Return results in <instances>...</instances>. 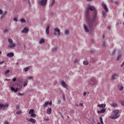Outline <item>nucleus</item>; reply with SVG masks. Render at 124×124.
Returning a JSON list of instances; mask_svg holds the SVG:
<instances>
[{
    "label": "nucleus",
    "instance_id": "8fccbe9b",
    "mask_svg": "<svg viewBox=\"0 0 124 124\" xmlns=\"http://www.w3.org/2000/svg\"><path fill=\"white\" fill-rule=\"evenodd\" d=\"M28 3L30 6H31V1L30 0H28Z\"/></svg>",
    "mask_w": 124,
    "mask_h": 124
},
{
    "label": "nucleus",
    "instance_id": "37998d69",
    "mask_svg": "<svg viewBox=\"0 0 124 124\" xmlns=\"http://www.w3.org/2000/svg\"><path fill=\"white\" fill-rule=\"evenodd\" d=\"M121 104L122 105V106H124V101H123L121 102Z\"/></svg>",
    "mask_w": 124,
    "mask_h": 124
},
{
    "label": "nucleus",
    "instance_id": "6ab92c4d",
    "mask_svg": "<svg viewBox=\"0 0 124 124\" xmlns=\"http://www.w3.org/2000/svg\"><path fill=\"white\" fill-rule=\"evenodd\" d=\"M31 66H29L26 68H24L25 72H27V71H29V70H30V69H31Z\"/></svg>",
    "mask_w": 124,
    "mask_h": 124
},
{
    "label": "nucleus",
    "instance_id": "e433bc0d",
    "mask_svg": "<svg viewBox=\"0 0 124 124\" xmlns=\"http://www.w3.org/2000/svg\"><path fill=\"white\" fill-rule=\"evenodd\" d=\"M62 97H63V101H65V95H64V94H62Z\"/></svg>",
    "mask_w": 124,
    "mask_h": 124
},
{
    "label": "nucleus",
    "instance_id": "0eeeda50",
    "mask_svg": "<svg viewBox=\"0 0 124 124\" xmlns=\"http://www.w3.org/2000/svg\"><path fill=\"white\" fill-rule=\"evenodd\" d=\"M54 35H58V36H61V30L58 28H56L54 29Z\"/></svg>",
    "mask_w": 124,
    "mask_h": 124
},
{
    "label": "nucleus",
    "instance_id": "2f4dec72",
    "mask_svg": "<svg viewBox=\"0 0 124 124\" xmlns=\"http://www.w3.org/2000/svg\"><path fill=\"white\" fill-rule=\"evenodd\" d=\"M55 3H56V0H52L51 4L50 5L51 6H53V5H54V4H55Z\"/></svg>",
    "mask_w": 124,
    "mask_h": 124
},
{
    "label": "nucleus",
    "instance_id": "b1692460",
    "mask_svg": "<svg viewBox=\"0 0 124 124\" xmlns=\"http://www.w3.org/2000/svg\"><path fill=\"white\" fill-rule=\"evenodd\" d=\"M48 104H49V102H46L43 106L44 108H46L48 106Z\"/></svg>",
    "mask_w": 124,
    "mask_h": 124
},
{
    "label": "nucleus",
    "instance_id": "c03bdc74",
    "mask_svg": "<svg viewBox=\"0 0 124 124\" xmlns=\"http://www.w3.org/2000/svg\"><path fill=\"white\" fill-rule=\"evenodd\" d=\"M14 21H15L16 22H18V19L17 18H14Z\"/></svg>",
    "mask_w": 124,
    "mask_h": 124
},
{
    "label": "nucleus",
    "instance_id": "c85d7f7f",
    "mask_svg": "<svg viewBox=\"0 0 124 124\" xmlns=\"http://www.w3.org/2000/svg\"><path fill=\"white\" fill-rule=\"evenodd\" d=\"M20 22L23 24H25V23H26V19H25V18H22L20 20Z\"/></svg>",
    "mask_w": 124,
    "mask_h": 124
},
{
    "label": "nucleus",
    "instance_id": "ea45409f",
    "mask_svg": "<svg viewBox=\"0 0 124 124\" xmlns=\"http://www.w3.org/2000/svg\"><path fill=\"white\" fill-rule=\"evenodd\" d=\"M56 51H57V48L55 47L54 48H53L52 49V52H56Z\"/></svg>",
    "mask_w": 124,
    "mask_h": 124
},
{
    "label": "nucleus",
    "instance_id": "774afa93",
    "mask_svg": "<svg viewBox=\"0 0 124 124\" xmlns=\"http://www.w3.org/2000/svg\"><path fill=\"white\" fill-rule=\"evenodd\" d=\"M93 0H87V1H92Z\"/></svg>",
    "mask_w": 124,
    "mask_h": 124
},
{
    "label": "nucleus",
    "instance_id": "dca6fc26",
    "mask_svg": "<svg viewBox=\"0 0 124 124\" xmlns=\"http://www.w3.org/2000/svg\"><path fill=\"white\" fill-rule=\"evenodd\" d=\"M29 31V28H25L23 30L21 31L22 33H27Z\"/></svg>",
    "mask_w": 124,
    "mask_h": 124
},
{
    "label": "nucleus",
    "instance_id": "c756f323",
    "mask_svg": "<svg viewBox=\"0 0 124 124\" xmlns=\"http://www.w3.org/2000/svg\"><path fill=\"white\" fill-rule=\"evenodd\" d=\"M45 42V40L44 39H42L40 41L39 43L40 44H42V43H44Z\"/></svg>",
    "mask_w": 124,
    "mask_h": 124
},
{
    "label": "nucleus",
    "instance_id": "423d86ee",
    "mask_svg": "<svg viewBox=\"0 0 124 124\" xmlns=\"http://www.w3.org/2000/svg\"><path fill=\"white\" fill-rule=\"evenodd\" d=\"M47 1V0H39L38 1V3L41 6H46Z\"/></svg>",
    "mask_w": 124,
    "mask_h": 124
},
{
    "label": "nucleus",
    "instance_id": "a19ab883",
    "mask_svg": "<svg viewBox=\"0 0 124 124\" xmlns=\"http://www.w3.org/2000/svg\"><path fill=\"white\" fill-rule=\"evenodd\" d=\"M120 91H123V90H124V86H121L120 89H119Z\"/></svg>",
    "mask_w": 124,
    "mask_h": 124
},
{
    "label": "nucleus",
    "instance_id": "72a5a7b5",
    "mask_svg": "<svg viewBox=\"0 0 124 124\" xmlns=\"http://www.w3.org/2000/svg\"><path fill=\"white\" fill-rule=\"evenodd\" d=\"M28 85V82L27 81H24L23 83V87H26V86Z\"/></svg>",
    "mask_w": 124,
    "mask_h": 124
},
{
    "label": "nucleus",
    "instance_id": "a878e982",
    "mask_svg": "<svg viewBox=\"0 0 124 124\" xmlns=\"http://www.w3.org/2000/svg\"><path fill=\"white\" fill-rule=\"evenodd\" d=\"M102 14L104 18H106V17H107V14H106V13H105V12L103 11L102 12Z\"/></svg>",
    "mask_w": 124,
    "mask_h": 124
},
{
    "label": "nucleus",
    "instance_id": "864d4df0",
    "mask_svg": "<svg viewBox=\"0 0 124 124\" xmlns=\"http://www.w3.org/2000/svg\"><path fill=\"white\" fill-rule=\"evenodd\" d=\"M19 108H20V106H19L18 105H17L16 106V109H19Z\"/></svg>",
    "mask_w": 124,
    "mask_h": 124
},
{
    "label": "nucleus",
    "instance_id": "49530a36",
    "mask_svg": "<svg viewBox=\"0 0 124 124\" xmlns=\"http://www.w3.org/2000/svg\"><path fill=\"white\" fill-rule=\"evenodd\" d=\"M78 62V60L76 59L74 61V63H77Z\"/></svg>",
    "mask_w": 124,
    "mask_h": 124
},
{
    "label": "nucleus",
    "instance_id": "f3484780",
    "mask_svg": "<svg viewBox=\"0 0 124 124\" xmlns=\"http://www.w3.org/2000/svg\"><path fill=\"white\" fill-rule=\"evenodd\" d=\"M51 113H52V108H49L46 110V114L50 115Z\"/></svg>",
    "mask_w": 124,
    "mask_h": 124
},
{
    "label": "nucleus",
    "instance_id": "4be33fe9",
    "mask_svg": "<svg viewBox=\"0 0 124 124\" xmlns=\"http://www.w3.org/2000/svg\"><path fill=\"white\" fill-rule=\"evenodd\" d=\"M33 113H34V109L32 108L29 110V114H30V115Z\"/></svg>",
    "mask_w": 124,
    "mask_h": 124
},
{
    "label": "nucleus",
    "instance_id": "a18cd8bd",
    "mask_svg": "<svg viewBox=\"0 0 124 124\" xmlns=\"http://www.w3.org/2000/svg\"><path fill=\"white\" fill-rule=\"evenodd\" d=\"M3 14V11L0 9V15H1V14Z\"/></svg>",
    "mask_w": 124,
    "mask_h": 124
},
{
    "label": "nucleus",
    "instance_id": "4c0bfd02",
    "mask_svg": "<svg viewBox=\"0 0 124 124\" xmlns=\"http://www.w3.org/2000/svg\"><path fill=\"white\" fill-rule=\"evenodd\" d=\"M115 53H116V49H114L113 52L112 53V56H114L115 55Z\"/></svg>",
    "mask_w": 124,
    "mask_h": 124
},
{
    "label": "nucleus",
    "instance_id": "69168bd1",
    "mask_svg": "<svg viewBox=\"0 0 124 124\" xmlns=\"http://www.w3.org/2000/svg\"><path fill=\"white\" fill-rule=\"evenodd\" d=\"M59 114H60V115L61 116H61H62V113L60 112Z\"/></svg>",
    "mask_w": 124,
    "mask_h": 124
},
{
    "label": "nucleus",
    "instance_id": "f8f14e48",
    "mask_svg": "<svg viewBox=\"0 0 124 124\" xmlns=\"http://www.w3.org/2000/svg\"><path fill=\"white\" fill-rule=\"evenodd\" d=\"M102 6L103 9H104V10H105L106 12H108V8H107V6H106V5L105 3L102 4Z\"/></svg>",
    "mask_w": 124,
    "mask_h": 124
},
{
    "label": "nucleus",
    "instance_id": "58836bf2",
    "mask_svg": "<svg viewBox=\"0 0 124 124\" xmlns=\"http://www.w3.org/2000/svg\"><path fill=\"white\" fill-rule=\"evenodd\" d=\"M28 79L31 80V79H33V77H28Z\"/></svg>",
    "mask_w": 124,
    "mask_h": 124
},
{
    "label": "nucleus",
    "instance_id": "6e6d98bb",
    "mask_svg": "<svg viewBox=\"0 0 124 124\" xmlns=\"http://www.w3.org/2000/svg\"><path fill=\"white\" fill-rule=\"evenodd\" d=\"M124 62L122 63V64L121 65V67H123V66H124Z\"/></svg>",
    "mask_w": 124,
    "mask_h": 124
},
{
    "label": "nucleus",
    "instance_id": "412c9836",
    "mask_svg": "<svg viewBox=\"0 0 124 124\" xmlns=\"http://www.w3.org/2000/svg\"><path fill=\"white\" fill-rule=\"evenodd\" d=\"M102 47H103L104 48H106V47H107V45L106 44V42H103V44L102 45Z\"/></svg>",
    "mask_w": 124,
    "mask_h": 124
},
{
    "label": "nucleus",
    "instance_id": "ddd939ff",
    "mask_svg": "<svg viewBox=\"0 0 124 124\" xmlns=\"http://www.w3.org/2000/svg\"><path fill=\"white\" fill-rule=\"evenodd\" d=\"M29 122L31 123V124H35L36 123V120L33 118H30L28 120Z\"/></svg>",
    "mask_w": 124,
    "mask_h": 124
},
{
    "label": "nucleus",
    "instance_id": "9b49d317",
    "mask_svg": "<svg viewBox=\"0 0 124 124\" xmlns=\"http://www.w3.org/2000/svg\"><path fill=\"white\" fill-rule=\"evenodd\" d=\"M106 112V108H103L101 110H97V112L98 114H102V113H105Z\"/></svg>",
    "mask_w": 124,
    "mask_h": 124
},
{
    "label": "nucleus",
    "instance_id": "393cba45",
    "mask_svg": "<svg viewBox=\"0 0 124 124\" xmlns=\"http://www.w3.org/2000/svg\"><path fill=\"white\" fill-rule=\"evenodd\" d=\"M31 118H35V117H36V114H34V112H33L31 114Z\"/></svg>",
    "mask_w": 124,
    "mask_h": 124
},
{
    "label": "nucleus",
    "instance_id": "338daca9",
    "mask_svg": "<svg viewBox=\"0 0 124 124\" xmlns=\"http://www.w3.org/2000/svg\"><path fill=\"white\" fill-rule=\"evenodd\" d=\"M16 64L17 65H18V64H19V62H17Z\"/></svg>",
    "mask_w": 124,
    "mask_h": 124
},
{
    "label": "nucleus",
    "instance_id": "4468645a",
    "mask_svg": "<svg viewBox=\"0 0 124 124\" xmlns=\"http://www.w3.org/2000/svg\"><path fill=\"white\" fill-rule=\"evenodd\" d=\"M97 107H99V108H105L106 107V104H102L101 105L99 104L97 105Z\"/></svg>",
    "mask_w": 124,
    "mask_h": 124
},
{
    "label": "nucleus",
    "instance_id": "aec40b11",
    "mask_svg": "<svg viewBox=\"0 0 124 124\" xmlns=\"http://www.w3.org/2000/svg\"><path fill=\"white\" fill-rule=\"evenodd\" d=\"M110 106H111V107H114V108L118 107V104L115 103H112L111 104H110Z\"/></svg>",
    "mask_w": 124,
    "mask_h": 124
},
{
    "label": "nucleus",
    "instance_id": "f257e3e1",
    "mask_svg": "<svg viewBox=\"0 0 124 124\" xmlns=\"http://www.w3.org/2000/svg\"><path fill=\"white\" fill-rule=\"evenodd\" d=\"M97 17V11L95 8L93 6L89 5L87 8L85 14L86 23L87 25H83L84 29L86 32H89V31H93L96 24L95 22V19Z\"/></svg>",
    "mask_w": 124,
    "mask_h": 124
},
{
    "label": "nucleus",
    "instance_id": "473e14b6",
    "mask_svg": "<svg viewBox=\"0 0 124 124\" xmlns=\"http://www.w3.org/2000/svg\"><path fill=\"white\" fill-rule=\"evenodd\" d=\"M9 72H10V70H7V71L4 73V75H7L8 74V73H9Z\"/></svg>",
    "mask_w": 124,
    "mask_h": 124
},
{
    "label": "nucleus",
    "instance_id": "0e129e2a",
    "mask_svg": "<svg viewBox=\"0 0 124 124\" xmlns=\"http://www.w3.org/2000/svg\"><path fill=\"white\" fill-rule=\"evenodd\" d=\"M61 117L62 118V119H64V117H63L62 115H61Z\"/></svg>",
    "mask_w": 124,
    "mask_h": 124
},
{
    "label": "nucleus",
    "instance_id": "5fc2aeb1",
    "mask_svg": "<svg viewBox=\"0 0 124 124\" xmlns=\"http://www.w3.org/2000/svg\"><path fill=\"white\" fill-rule=\"evenodd\" d=\"M90 53H94V50H90Z\"/></svg>",
    "mask_w": 124,
    "mask_h": 124
},
{
    "label": "nucleus",
    "instance_id": "20e7f679",
    "mask_svg": "<svg viewBox=\"0 0 124 124\" xmlns=\"http://www.w3.org/2000/svg\"><path fill=\"white\" fill-rule=\"evenodd\" d=\"M8 41L9 43V48H14V47L16 46V44L15 43H13V40L12 39H8Z\"/></svg>",
    "mask_w": 124,
    "mask_h": 124
},
{
    "label": "nucleus",
    "instance_id": "f704fd0d",
    "mask_svg": "<svg viewBox=\"0 0 124 124\" xmlns=\"http://www.w3.org/2000/svg\"><path fill=\"white\" fill-rule=\"evenodd\" d=\"M16 115H20V114H22V111H17L16 112Z\"/></svg>",
    "mask_w": 124,
    "mask_h": 124
},
{
    "label": "nucleus",
    "instance_id": "1a4fd4ad",
    "mask_svg": "<svg viewBox=\"0 0 124 124\" xmlns=\"http://www.w3.org/2000/svg\"><path fill=\"white\" fill-rule=\"evenodd\" d=\"M61 84L62 86V87H63V88H65V89H66V88H67V85L66 84V83H65L64 81L61 80Z\"/></svg>",
    "mask_w": 124,
    "mask_h": 124
},
{
    "label": "nucleus",
    "instance_id": "6e6552de",
    "mask_svg": "<svg viewBox=\"0 0 124 124\" xmlns=\"http://www.w3.org/2000/svg\"><path fill=\"white\" fill-rule=\"evenodd\" d=\"M119 77V74H113L112 75V80H116V79H117V78H118Z\"/></svg>",
    "mask_w": 124,
    "mask_h": 124
},
{
    "label": "nucleus",
    "instance_id": "09e8293b",
    "mask_svg": "<svg viewBox=\"0 0 124 124\" xmlns=\"http://www.w3.org/2000/svg\"><path fill=\"white\" fill-rule=\"evenodd\" d=\"M18 95L23 96V95H24V94L23 93H18Z\"/></svg>",
    "mask_w": 124,
    "mask_h": 124
},
{
    "label": "nucleus",
    "instance_id": "5701e85b",
    "mask_svg": "<svg viewBox=\"0 0 124 124\" xmlns=\"http://www.w3.org/2000/svg\"><path fill=\"white\" fill-rule=\"evenodd\" d=\"M64 34L65 35H69V31L67 30H65V32H64Z\"/></svg>",
    "mask_w": 124,
    "mask_h": 124
},
{
    "label": "nucleus",
    "instance_id": "bb28decb",
    "mask_svg": "<svg viewBox=\"0 0 124 124\" xmlns=\"http://www.w3.org/2000/svg\"><path fill=\"white\" fill-rule=\"evenodd\" d=\"M121 58H122V55L119 54L117 56L116 61H119V60H121Z\"/></svg>",
    "mask_w": 124,
    "mask_h": 124
},
{
    "label": "nucleus",
    "instance_id": "680f3d73",
    "mask_svg": "<svg viewBox=\"0 0 124 124\" xmlns=\"http://www.w3.org/2000/svg\"><path fill=\"white\" fill-rule=\"evenodd\" d=\"M108 30H111V26H109V27H108Z\"/></svg>",
    "mask_w": 124,
    "mask_h": 124
},
{
    "label": "nucleus",
    "instance_id": "bf43d9fd",
    "mask_svg": "<svg viewBox=\"0 0 124 124\" xmlns=\"http://www.w3.org/2000/svg\"><path fill=\"white\" fill-rule=\"evenodd\" d=\"M60 103H61V100H58V104H60Z\"/></svg>",
    "mask_w": 124,
    "mask_h": 124
},
{
    "label": "nucleus",
    "instance_id": "603ef678",
    "mask_svg": "<svg viewBox=\"0 0 124 124\" xmlns=\"http://www.w3.org/2000/svg\"><path fill=\"white\" fill-rule=\"evenodd\" d=\"M83 95H84V96H85V95H87V92H84Z\"/></svg>",
    "mask_w": 124,
    "mask_h": 124
},
{
    "label": "nucleus",
    "instance_id": "e2e57ef3",
    "mask_svg": "<svg viewBox=\"0 0 124 124\" xmlns=\"http://www.w3.org/2000/svg\"><path fill=\"white\" fill-rule=\"evenodd\" d=\"M76 106H77V107H78L79 106V105L76 104Z\"/></svg>",
    "mask_w": 124,
    "mask_h": 124
},
{
    "label": "nucleus",
    "instance_id": "a211bd4d",
    "mask_svg": "<svg viewBox=\"0 0 124 124\" xmlns=\"http://www.w3.org/2000/svg\"><path fill=\"white\" fill-rule=\"evenodd\" d=\"M14 56V53L13 52H10L7 54V57L9 58H11Z\"/></svg>",
    "mask_w": 124,
    "mask_h": 124
},
{
    "label": "nucleus",
    "instance_id": "3c124183",
    "mask_svg": "<svg viewBox=\"0 0 124 124\" xmlns=\"http://www.w3.org/2000/svg\"><path fill=\"white\" fill-rule=\"evenodd\" d=\"M16 78H14L13 79V82H15V81H16Z\"/></svg>",
    "mask_w": 124,
    "mask_h": 124
},
{
    "label": "nucleus",
    "instance_id": "cd10ccee",
    "mask_svg": "<svg viewBox=\"0 0 124 124\" xmlns=\"http://www.w3.org/2000/svg\"><path fill=\"white\" fill-rule=\"evenodd\" d=\"M99 120L101 124H104V123H103V119L102 117H99Z\"/></svg>",
    "mask_w": 124,
    "mask_h": 124
},
{
    "label": "nucleus",
    "instance_id": "de8ad7c7",
    "mask_svg": "<svg viewBox=\"0 0 124 124\" xmlns=\"http://www.w3.org/2000/svg\"><path fill=\"white\" fill-rule=\"evenodd\" d=\"M8 31V29H5L4 31L3 32H7Z\"/></svg>",
    "mask_w": 124,
    "mask_h": 124
},
{
    "label": "nucleus",
    "instance_id": "79ce46f5",
    "mask_svg": "<svg viewBox=\"0 0 124 124\" xmlns=\"http://www.w3.org/2000/svg\"><path fill=\"white\" fill-rule=\"evenodd\" d=\"M4 62H5V61L0 62V65L2 64L3 63H4Z\"/></svg>",
    "mask_w": 124,
    "mask_h": 124
},
{
    "label": "nucleus",
    "instance_id": "052dcab7",
    "mask_svg": "<svg viewBox=\"0 0 124 124\" xmlns=\"http://www.w3.org/2000/svg\"><path fill=\"white\" fill-rule=\"evenodd\" d=\"M80 106H83V103H79Z\"/></svg>",
    "mask_w": 124,
    "mask_h": 124
},
{
    "label": "nucleus",
    "instance_id": "2eb2a0df",
    "mask_svg": "<svg viewBox=\"0 0 124 124\" xmlns=\"http://www.w3.org/2000/svg\"><path fill=\"white\" fill-rule=\"evenodd\" d=\"M11 90L13 92H14L15 93H17V92L18 91V90H19V88H16V89H15L14 87H11Z\"/></svg>",
    "mask_w": 124,
    "mask_h": 124
},
{
    "label": "nucleus",
    "instance_id": "7ed1b4c3",
    "mask_svg": "<svg viewBox=\"0 0 124 124\" xmlns=\"http://www.w3.org/2000/svg\"><path fill=\"white\" fill-rule=\"evenodd\" d=\"M89 85L91 87H93V86H95L96 85V83H97V80L95 78H91L89 81Z\"/></svg>",
    "mask_w": 124,
    "mask_h": 124
},
{
    "label": "nucleus",
    "instance_id": "13d9d810",
    "mask_svg": "<svg viewBox=\"0 0 124 124\" xmlns=\"http://www.w3.org/2000/svg\"><path fill=\"white\" fill-rule=\"evenodd\" d=\"M4 124H9V123H8L7 121H6L4 122Z\"/></svg>",
    "mask_w": 124,
    "mask_h": 124
},
{
    "label": "nucleus",
    "instance_id": "39448f33",
    "mask_svg": "<svg viewBox=\"0 0 124 124\" xmlns=\"http://www.w3.org/2000/svg\"><path fill=\"white\" fill-rule=\"evenodd\" d=\"M8 104H0V110L5 111V110H6L8 108Z\"/></svg>",
    "mask_w": 124,
    "mask_h": 124
},
{
    "label": "nucleus",
    "instance_id": "9d476101",
    "mask_svg": "<svg viewBox=\"0 0 124 124\" xmlns=\"http://www.w3.org/2000/svg\"><path fill=\"white\" fill-rule=\"evenodd\" d=\"M46 34L48 35L49 32H50V25H47L46 26Z\"/></svg>",
    "mask_w": 124,
    "mask_h": 124
},
{
    "label": "nucleus",
    "instance_id": "c9c22d12",
    "mask_svg": "<svg viewBox=\"0 0 124 124\" xmlns=\"http://www.w3.org/2000/svg\"><path fill=\"white\" fill-rule=\"evenodd\" d=\"M7 15V11H5L4 12V14L3 15V17H4V16H6Z\"/></svg>",
    "mask_w": 124,
    "mask_h": 124
},
{
    "label": "nucleus",
    "instance_id": "7c9ffc66",
    "mask_svg": "<svg viewBox=\"0 0 124 124\" xmlns=\"http://www.w3.org/2000/svg\"><path fill=\"white\" fill-rule=\"evenodd\" d=\"M83 64L85 65H88V64H89V62H88L87 61H85L83 62Z\"/></svg>",
    "mask_w": 124,
    "mask_h": 124
},
{
    "label": "nucleus",
    "instance_id": "4d7b16f0",
    "mask_svg": "<svg viewBox=\"0 0 124 124\" xmlns=\"http://www.w3.org/2000/svg\"><path fill=\"white\" fill-rule=\"evenodd\" d=\"M48 104L49 105H52V101H50V102H48Z\"/></svg>",
    "mask_w": 124,
    "mask_h": 124
},
{
    "label": "nucleus",
    "instance_id": "f03ea898",
    "mask_svg": "<svg viewBox=\"0 0 124 124\" xmlns=\"http://www.w3.org/2000/svg\"><path fill=\"white\" fill-rule=\"evenodd\" d=\"M113 115L112 116H110V119H112L113 120H115L116 119H118V118H120V115H119V113L120 112V110L119 109H116L113 110Z\"/></svg>",
    "mask_w": 124,
    "mask_h": 124
}]
</instances>
